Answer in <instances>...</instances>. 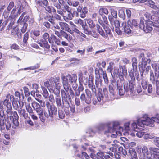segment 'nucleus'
<instances>
[{
  "label": "nucleus",
  "mask_w": 159,
  "mask_h": 159,
  "mask_svg": "<svg viewBox=\"0 0 159 159\" xmlns=\"http://www.w3.org/2000/svg\"><path fill=\"white\" fill-rule=\"evenodd\" d=\"M49 84L51 87H52L54 85V84L55 83L56 87L57 89H58L60 88V86H58L56 83L55 82V79L53 77L51 78L49 80Z\"/></svg>",
  "instance_id": "obj_30"
},
{
  "label": "nucleus",
  "mask_w": 159,
  "mask_h": 159,
  "mask_svg": "<svg viewBox=\"0 0 159 159\" xmlns=\"http://www.w3.org/2000/svg\"><path fill=\"white\" fill-rule=\"evenodd\" d=\"M159 77V72L155 71V75L152 71H150V79L152 83L154 84L155 82L156 84L159 83L158 79Z\"/></svg>",
  "instance_id": "obj_12"
},
{
  "label": "nucleus",
  "mask_w": 159,
  "mask_h": 159,
  "mask_svg": "<svg viewBox=\"0 0 159 159\" xmlns=\"http://www.w3.org/2000/svg\"><path fill=\"white\" fill-rule=\"evenodd\" d=\"M15 98L14 96L8 94L6 96V98L3 102L4 105L6 106L7 108L9 110L12 109L11 102H14Z\"/></svg>",
  "instance_id": "obj_10"
},
{
  "label": "nucleus",
  "mask_w": 159,
  "mask_h": 159,
  "mask_svg": "<svg viewBox=\"0 0 159 159\" xmlns=\"http://www.w3.org/2000/svg\"><path fill=\"white\" fill-rule=\"evenodd\" d=\"M141 84L143 89H146L148 86V82L146 79H142Z\"/></svg>",
  "instance_id": "obj_50"
},
{
  "label": "nucleus",
  "mask_w": 159,
  "mask_h": 159,
  "mask_svg": "<svg viewBox=\"0 0 159 159\" xmlns=\"http://www.w3.org/2000/svg\"><path fill=\"white\" fill-rule=\"evenodd\" d=\"M108 13V10L106 8H100L99 10V14L102 16H103V14L107 15Z\"/></svg>",
  "instance_id": "obj_36"
},
{
  "label": "nucleus",
  "mask_w": 159,
  "mask_h": 159,
  "mask_svg": "<svg viewBox=\"0 0 159 159\" xmlns=\"http://www.w3.org/2000/svg\"><path fill=\"white\" fill-rule=\"evenodd\" d=\"M109 20L111 25H114L115 27H117L120 26L119 22L116 19H113L111 17H110Z\"/></svg>",
  "instance_id": "obj_24"
},
{
  "label": "nucleus",
  "mask_w": 159,
  "mask_h": 159,
  "mask_svg": "<svg viewBox=\"0 0 159 159\" xmlns=\"http://www.w3.org/2000/svg\"><path fill=\"white\" fill-rule=\"evenodd\" d=\"M93 78H89V87L91 88L93 93L96 94V90L95 86L93 84Z\"/></svg>",
  "instance_id": "obj_20"
},
{
  "label": "nucleus",
  "mask_w": 159,
  "mask_h": 159,
  "mask_svg": "<svg viewBox=\"0 0 159 159\" xmlns=\"http://www.w3.org/2000/svg\"><path fill=\"white\" fill-rule=\"evenodd\" d=\"M25 14V13H23L20 16L17 21V22L19 24L21 25H23V26L21 29V32L23 33H24L26 31L27 27V24L25 23L23 17Z\"/></svg>",
  "instance_id": "obj_15"
},
{
  "label": "nucleus",
  "mask_w": 159,
  "mask_h": 159,
  "mask_svg": "<svg viewBox=\"0 0 159 159\" xmlns=\"http://www.w3.org/2000/svg\"><path fill=\"white\" fill-rule=\"evenodd\" d=\"M98 21L99 23L103 27L105 31V32H104V34L105 36H107L106 37V38H104L106 39L109 40V37H111L113 36V35L110 29L108 26V25H105V24L103 23L102 21L100 19H98Z\"/></svg>",
  "instance_id": "obj_7"
},
{
  "label": "nucleus",
  "mask_w": 159,
  "mask_h": 159,
  "mask_svg": "<svg viewBox=\"0 0 159 159\" xmlns=\"http://www.w3.org/2000/svg\"><path fill=\"white\" fill-rule=\"evenodd\" d=\"M87 23L89 25V27L91 28H94L95 26V25L93 21L91 20H88Z\"/></svg>",
  "instance_id": "obj_61"
},
{
  "label": "nucleus",
  "mask_w": 159,
  "mask_h": 159,
  "mask_svg": "<svg viewBox=\"0 0 159 159\" xmlns=\"http://www.w3.org/2000/svg\"><path fill=\"white\" fill-rule=\"evenodd\" d=\"M103 97L102 93L98 92V95L95 97H94L93 99V103L94 105L97 104H101L102 103V100Z\"/></svg>",
  "instance_id": "obj_17"
},
{
  "label": "nucleus",
  "mask_w": 159,
  "mask_h": 159,
  "mask_svg": "<svg viewBox=\"0 0 159 159\" xmlns=\"http://www.w3.org/2000/svg\"><path fill=\"white\" fill-rule=\"evenodd\" d=\"M97 30L99 33L100 35L102 36L104 38H106L107 36L104 34V31L102 30V28L98 24H97L96 25Z\"/></svg>",
  "instance_id": "obj_31"
},
{
  "label": "nucleus",
  "mask_w": 159,
  "mask_h": 159,
  "mask_svg": "<svg viewBox=\"0 0 159 159\" xmlns=\"http://www.w3.org/2000/svg\"><path fill=\"white\" fill-rule=\"evenodd\" d=\"M8 114L10 115L9 116L10 119L12 121V127L13 129H15L19 125L18 121L19 116L17 113L16 111H9L8 112Z\"/></svg>",
  "instance_id": "obj_4"
},
{
  "label": "nucleus",
  "mask_w": 159,
  "mask_h": 159,
  "mask_svg": "<svg viewBox=\"0 0 159 159\" xmlns=\"http://www.w3.org/2000/svg\"><path fill=\"white\" fill-rule=\"evenodd\" d=\"M148 6L151 8H153L155 10H157V11H152V12L153 14L152 15V18L155 19V21L158 20V19L157 17L155 18V17L157 16H159V7H157V6L155 5V3L153 1L151 0H148Z\"/></svg>",
  "instance_id": "obj_6"
},
{
  "label": "nucleus",
  "mask_w": 159,
  "mask_h": 159,
  "mask_svg": "<svg viewBox=\"0 0 159 159\" xmlns=\"http://www.w3.org/2000/svg\"><path fill=\"white\" fill-rule=\"evenodd\" d=\"M23 90L26 96H28L30 95V92L28 88L26 87L25 86L23 87Z\"/></svg>",
  "instance_id": "obj_62"
},
{
  "label": "nucleus",
  "mask_w": 159,
  "mask_h": 159,
  "mask_svg": "<svg viewBox=\"0 0 159 159\" xmlns=\"http://www.w3.org/2000/svg\"><path fill=\"white\" fill-rule=\"evenodd\" d=\"M136 130L137 131L135 130V131L137 132L136 134L137 137L139 138H141L143 135H144L145 133L143 131L144 130L143 128H140L138 127Z\"/></svg>",
  "instance_id": "obj_28"
},
{
  "label": "nucleus",
  "mask_w": 159,
  "mask_h": 159,
  "mask_svg": "<svg viewBox=\"0 0 159 159\" xmlns=\"http://www.w3.org/2000/svg\"><path fill=\"white\" fill-rule=\"evenodd\" d=\"M118 14L119 16L123 20L125 18V15L123 10H121L119 11Z\"/></svg>",
  "instance_id": "obj_54"
},
{
  "label": "nucleus",
  "mask_w": 159,
  "mask_h": 159,
  "mask_svg": "<svg viewBox=\"0 0 159 159\" xmlns=\"http://www.w3.org/2000/svg\"><path fill=\"white\" fill-rule=\"evenodd\" d=\"M61 8L65 14L67 11L69 12V11H71V8L70 7L68 6L66 4L64 5L63 7H62Z\"/></svg>",
  "instance_id": "obj_41"
},
{
  "label": "nucleus",
  "mask_w": 159,
  "mask_h": 159,
  "mask_svg": "<svg viewBox=\"0 0 159 159\" xmlns=\"http://www.w3.org/2000/svg\"><path fill=\"white\" fill-rule=\"evenodd\" d=\"M31 105L34 110H35L40 106L39 104L35 101H33L31 103Z\"/></svg>",
  "instance_id": "obj_49"
},
{
  "label": "nucleus",
  "mask_w": 159,
  "mask_h": 159,
  "mask_svg": "<svg viewBox=\"0 0 159 159\" xmlns=\"http://www.w3.org/2000/svg\"><path fill=\"white\" fill-rule=\"evenodd\" d=\"M61 94L63 104L64 105L65 103L66 104V107H68L70 106V111L72 113H74L75 111V106L74 105H72L71 106H70L69 102L67 100V98H68L69 100L71 101V98H70V97L69 95L67 96L66 93L65 91L64 90H61Z\"/></svg>",
  "instance_id": "obj_3"
},
{
  "label": "nucleus",
  "mask_w": 159,
  "mask_h": 159,
  "mask_svg": "<svg viewBox=\"0 0 159 159\" xmlns=\"http://www.w3.org/2000/svg\"><path fill=\"white\" fill-rule=\"evenodd\" d=\"M84 33L90 35L92 34L91 31L89 30V29L86 27L85 26L83 28Z\"/></svg>",
  "instance_id": "obj_55"
},
{
  "label": "nucleus",
  "mask_w": 159,
  "mask_h": 159,
  "mask_svg": "<svg viewBox=\"0 0 159 159\" xmlns=\"http://www.w3.org/2000/svg\"><path fill=\"white\" fill-rule=\"evenodd\" d=\"M122 27L123 29L124 30V32L127 34L131 33V30L129 26L127 25V24L125 22H123L122 23Z\"/></svg>",
  "instance_id": "obj_25"
},
{
  "label": "nucleus",
  "mask_w": 159,
  "mask_h": 159,
  "mask_svg": "<svg viewBox=\"0 0 159 159\" xmlns=\"http://www.w3.org/2000/svg\"><path fill=\"white\" fill-rule=\"evenodd\" d=\"M130 122H128L125 123L124 125L125 129L126 131H128L130 130H133L134 131H137L136 129L137 128L136 123L135 122H133L131 125V126L130 127Z\"/></svg>",
  "instance_id": "obj_16"
},
{
  "label": "nucleus",
  "mask_w": 159,
  "mask_h": 159,
  "mask_svg": "<svg viewBox=\"0 0 159 159\" xmlns=\"http://www.w3.org/2000/svg\"><path fill=\"white\" fill-rule=\"evenodd\" d=\"M129 152L131 156H133L135 159H136L137 158V156L135 150L132 148H130L129 149Z\"/></svg>",
  "instance_id": "obj_47"
},
{
  "label": "nucleus",
  "mask_w": 159,
  "mask_h": 159,
  "mask_svg": "<svg viewBox=\"0 0 159 159\" xmlns=\"http://www.w3.org/2000/svg\"><path fill=\"white\" fill-rule=\"evenodd\" d=\"M110 17H111L112 18H113V19H116L117 17V12L116 11L113 10L111 12V15L109 16L108 19L109 20V18Z\"/></svg>",
  "instance_id": "obj_53"
},
{
  "label": "nucleus",
  "mask_w": 159,
  "mask_h": 159,
  "mask_svg": "<svg viewBox=\"0 0 159 159\" xmlns=\"http://www.w3.org/2000/svg\"><path fill=\"white\" fill-rule=\"evenodd\" d=\"M37 3L40 6H43L45 5L46 6H48V2L47 0H39L37 2Z\"/></svg>",
  "instance_id": "obj_46"
},
{
  "label": "nucleus",
  "mask_w": 159,
  "mask_h": 159,
  "mask_svg": "<svg viewBox=\"0 0 159 159\" xmlns=\"http://www.w3.org/2000/svg\"><path fill=\"white\" fill-rule=\"evenodd\" d=\"M139 22L138 21L136 20L133 19L131 22L129 20L128 21V24L129 25L130 23L131 24V28H132L133 26L135 27H138L139 25Z\"/></svg>",
  "instance_id": "obj_32"
},
{
  "label": "nucleus",
  "mask_w": 159,
  "mask_h": 159,
  "mask_svg": "<svg viewBox=\"0 0 159 159\" xmlns=\"http://www.w3.org/2000/svg\"><path fill=\"white\" fill-rule=\"evenodd\" d=\"M142 153L146 154V158L147 159H149L152 157V154L149 152L147 147L146 146L143 147L142 149Z\"/></svg>",
  "instance_id": "obj_21"
},
{
  "label": "nucleus",
  "mask_w": 159,
  "mask_h": 159,
  "mask_svg": "<svg viewBox=\"0 0 159 159\" xmlns=\"http://www.w3.org/2000/svg\"><path fill=\"white\" fill-rule=\"evenodd\" d=\"M114 63L113 62H111L109 63V65L108 66L107 68V70L111 73V75H112V71L113 70V67L114 65Z\"/></svg>",
  "instance_id": "obj_48"
},
{
  "label": "nucleus",
  "mask_w": 159,
  "mask_h": 159,
  "mask_svg": "<svg viewBox=\"0 0 159 159\" xmlns=\"http://www.w3.org/2000/svg\"><path fill=\"white\" fill-rule=\"evenodd\" d=\"M61 78L62 80V83L64 89L66 92H68L70 87V85L68 82V78L66 77V75L65 76L63 74H61Z\"/></svg>",
  "instance_id": "obj_14"
},
{
  "label": "nucleus",
  "mask_w": 159,
  "mask_h": 159,
  "mask_svg": "<svg viewBox=\"0 0 159 159\" xmlns=\"http://www.w3.org/2000/svg\"><path fill=\"white\" fill-rule=\"evenodd\" d=\"M115 123H114L113 124H109L108 125H105L104 126L103 129L104 130V132L105 134L107 133H110L111 134L115 132V134H111L110 135L111 137L116 138L117 135L118 134L117 132L116 131L115 129Z\"/></svg>",
  "instance_id": "obj_5"
},
{
  "label": "nucleus",
  "mask_w": 159,
  "mask_h": 159,
  "mask_svg": "<svg viewBox=\"0 0 159 159\" xmlns=\"http://www.w3.org/2000/svg\"><path fill=\"white\" fill-rule=\"evenodd\" d=\"M12 105L13 106L14 108L16 110H18L20 108V107H19V104H18V102L17 101L14 102L12 103Z\"/></svg>",
  "instance_id": "obj_60"
},
{
  "label": "nucleus",
  "mask_w": 159,
  "mask_h": 159,
  "mask_svg": "<svg viewBox=\"0 0 159 159\" xmlns=\"http://www.w3.org/2000/svg\"><path fill=\"white\" fill-rule=\"evenodd\" d=\"M99 70L102 71L103 72V77L105 83L106 84H107L109 82V80L106 72L103 71V69L102 68H99Z\"/></svg>",
  "instance_id": "obj_44"
},
{
  "label": "nucleus",
  "mask_w": 159,
  "mask_h": 159,
  "mask_svg": "<svg viewBox=\"0 0 159 159\" xmlns=\"http://www.w3.org/2000/svg\"><path fill=\"white\" fill-rule=\"evenodd\" d=\"M159 20L157 21L158 23H155L153 24L152 22L150 20L147 21V25L145 27L144 20L143 18H141L140 23L139 25V28L143 30L145 33H150L152 30V26L155 27L154 29L159 31Z\"/></svg>",
  "instance_id": "obj_1"
},
{
  "label": "nucleus",
  "mask_w": 159,
  "mask_h": 159,
  "mask_svg": "<svg viewBox=\"0 0 159 159\" xmlns=\"http://www.w3.org/2000/svg\"><path fill=\"white\" fill-rule=\"evenodd\" d=\"M43 39H42V41H48L49 43H52V41L51 40V38H49V34L47 33H45L43 35Z\"/></svg>",
  "instance_id": "obj_29"
},
{
  "label": "nucleus",
  "mask_w": 159,
  "mask_h": 159,
  "mask_svg": "<svg viewBox=\"0 0 159 159\" xmlns=\"http://www.w3.org/2000/svg\"><path fill=\"white\" fill-rule=\"evenodd\" d=\"M144 121V119H139L137 120V126L139 127L138 126H140L141 127H143L144 125H145V124H144L143 121Z\"/></svg>",
  "instance_id": "obj_51"
},
{
  "label": "nucleus",
  "mask_w": 159,
  "mask_h": 159,
  "mask_svg": "<svg viewBox=\"0 0 159 159\" xmlns=\"http://www.w3.org/2000/svg\"><path fill=\"white\" fill-rule=\"evenodd\" d=\"M59 92L58 93H57L56 94L57 95V97L55 98V102H56V104L58 108L59 107H62V102L61 101V98L59 96Z\"/></svg>",
  "instance_id": "obj_23"
},
{
  "label": "nucleus",
  "mask_w": 159,
  "mask_h": 159,
  "mask_svg": "<svg viewBox=\"0 0 159 159\" xmlns=\"http://www.w3.org/2000/svg\"><path fill=\"white\" fill-rule=\"evenodd\" d=\"M58 115L59 118L63 119L65 117V115L63 111L62 110H60L58 111Z\"/></svg>",
  "instance_id": "obj_56"
},
{
  "label": "nucleus",
  "mask_w": 159,
  "mask_h": 159,
  "mask_svg": "<svg viewBox=\"0 0 159 159\" xmlns=\"http://www.w3.org/2000/svg\"><path fill=\"white\" fill-rule=\"evenodd\" d=\"M122 88V87L117 86V89L119 90V94L120 95H123L125 92Z\"/></svg>",
  "instance_id": "obj_63"
},
{
  "label": "nucleus",
  "mask_w": 159,
  "mask_h": 159,
  "mask_svg": "<svg viewBox=\"0 0 159 159\" xmlns=\"http://www.w3.org/2000/svg\"><path fill=\"white\" fill-rule=\"evenodd\" d=\"M5 121L6 122L5 123L4 120L1 119L0 120V130L1 131L4 130L5 128L7 130H9L11 127L10 122L8 121Z\"/></svg>",
  "instance_id": "obj_13"
},
{
  "label": "nucleus",
  "mask_w": 159,
  "mask_h": 159,
  "mask_svg": "<svg viewBox=\"0 0 159 159\" xmlns=\"http://www.w3.org/2000/svg\"><path fill=\"white\" fill-rule=\"evenodd\" d=\"M54 32L55 34L60 38L63 37L69 42L72 39V36L68 34L66 32L62 30H60L59 32L55 30Z\"/></svg>",
  "instance_id": "obj_11"
},
{
  "label": "nucleus",
  "mask_w": 159,
  "mask_h": 159,
  "mask_svg": "<svg viewBox=\"0 0 159 159\" xmlns=\"http://www.w3.org/2000/svg\"><path fill=\"white\" fill-rule=\"evenodd\" d=\"M100 76L99 77L96 78L95 80V84L97 87H99V85L100 86H102V81L101 79L100 78Z\"/></svg>",
  "instance_id": "obj_40"
},
{
  "label": "nucleus",
  "mask_w": 159,
  "mask_h": 159,
  "mask_svg": "<svg viewBox=\"0 0 159 159\" xmlns=\"http://www.w3.org/2000/svg\"><path fill=\"white\" fill-rule=\"evenodd\" d=\"M46 106L48 110L49 117L52 118L53 115H56L57 114V109L56 107L54 105L51 104L48 101L46 102Z\"/></svg>",
  "instance_id": "obj_8"
},
{
  "label": "nucleus",
  "mask_w": 159,
  "mask_h": 159,
  "mask_svg": "<svg viewBox=\"0 0 159 159\" xmlns=\"http://www.w3.org/2000/svg\"><path fill=\"white\" fill-rule=\"evenodd\" d=\"M149 149L151 152L150 153H152L153 155L154 153H159V149L153 147H150L149 148Z\"/></svg>",
  "instance_id": "obj_45"
},
{
  "label": "nucleus",
  "mask_w": 159,
  "mask_h": 159,
  "mask_svg": "<svg viewBox=\"0 0 159 159\" xmlns=\"http://www.w3.org/2000/svg\"><path fill=\"white\" fill-rule=\"evenodd\" d=\"M75 23L80 24L82 26V28L85 26V24H86V23L84 24L83 21L80 19H78L75 22Z\"/></svg>",
  "instance_id": "obj_58"
},
{
  "label": "nucleus",
  "mask_w": 159,
  "mask_h": 159,
  "mask_svg": "<svg viewBox=\"0 0 159 159\" xmlns=\"http://www.w3.org/2000/svg\"><path fill=\"white\" fill-rule=\"evenodd\" d=\"M24 2L22 3L21 1L20 0H17L16 1V5L17 6V8L18 10L17 13L20 14L23 11V10L24 8ZM16 6H15L14 8L11 11V14L8 18V21L10 20L11 19H15V18L17 15L16 10Z\"/></svg>",
  "instance_id": "obj_2"
},
{
  "label": "nucleus",
  "mask_w": 159,
  "mask_h": 159,
  "mask_svg": "<svg viewBox=\"0 0 159 159\" xmlns=\"http://www.w3.org/2000/svg\"><path fill=\"white\" fill-rule=\"evenodd\" d=\"M46 7H45V10L49 13H50L52 12H53V13H56V10L52 6H47Z\"/></svg>",
  "instance_id": "obj_38"
},
{
  "label": "nucleus",
  "mask_w": 159,
  "mask_h": 159,
  "mask_svg": "<svg viewBox=\"0 0 159 159\" xmlns=\"http://www.w3.org/2000/svg\"><path fill=\"white\" fill-rule=\"evenodd\" d=\"M64 14V19L66 21V19L67 20H71L73 17V15L71 13V11H69V12L67 11L65 14Z\"/></svg>",
  "instance_id": "obj_33"
},
{
  "label": "nucleus",
  "mask_w": 159,
  "mask_h": 159,
  "mask_svg": "<svg viewBox=\"0 0 159 159\" xmlns=\"http://www.w3.org/2000/svg\"><path fill=\"white\" fill-rule=\"evenodd\" d=\"M119 69L120 72L122 74L126 75L127 74V70L126 69L125 67L124 66H120Z\"/></svg>",
  "instance_id": "obj_52"
},
{
  "label": "nucleus",
  "mask_w": 159,
  "mask_h": 159,
  "mask_svg": "<svg viewBox=\"0 0 159 159\" xmlns=\"http://www.w3.org/2000/svg\"><path fill=\"white\" fill-rule=\"evenodd\" d=\"M41 88L43 92L42 95L45 98L47 99L49 97V93L46 89L45 87L41 86Z\"/></svg>",
  "instance_id": "obj_35"
},
{
  "label": "nucleus",
  "mask_w": 159,
  "mask_h": 159,
  "mask_svg": "<svg viewBox=\"0 0 159 159\" xmlns=\"http://www.w3.org/2000/svg\"><path fill=\"white\" fill-rule=\"evenodd\" d=\"M97 158L98 159H104V154L102 152H98L97 153Z\"/></svg>",
  "instance_id": "obj_57"
},
{
  "label": "nucleus",
  "mask_w": 159,
  "mask_h": 159,
  "mask_svg": "<svg viewBox=\"0 0 159 159\" xmlns=\"http://www.w3.org/2000/svg\"><path fill=\"white\" fill-rule=\"evenodd\" d=\"M66 77H68L69 80L72 83L74 82H76V81L77 77L74 75H73L72 76H71L70 75L68 74L66 75Z\"/></svg>",
  "instance_id": "obj_34"
},
{
  "label": "nucleus",
  "mask_w": 159,
  "mask_h": 159,
  "mask_svg": "<svg viewBox=\"0 0 159 159\" xmlns=\"http://www.w3.org/2000/svg\"><path fill=\"white\" fill-rule=\"evenodd\" d=\"M35 99L36 100L40 103V105L42 107H45L46 104L45 102L43 100L41 95H39V98L36 97L35 98Z\"/></svg>",
  "instance_id": "obj_27"
},
{
  "label": "nucleus",
  "mask_w": 159,
  "mask_h": 159,
  "mask_svg": "<svg viewBox=\"0 0 159 159\" xmlns=\"http://www.w3.org/2000/svg\"><path fill=\"white\" fill-rule=\"evenodd\" d=\"M134 88L133 83H132L131 82H129V83L125 82L124 84V88L125 92H126L129 91L132 92Z\"/></svg>",
  "instance_id": "obj_18"
},
{
  "label": "nucleus",
  "mask_w": 159,
  "mask_h": 159,
  "mask_svg": "<svg viewBox=\"0 0 159 159\" xmlns=\"http://www.w3.org/2000/svg\"><path fill=\"white\" fill-rule=\"evenodd\" d=\"M85 93H86V96L88 97V99H89L90 100V101H91V98L92 97L93 94L94 93H91V91L87 89H86L85 90ZM94 94H95L94 93Z\"/></svg>",
  "instance_id": "obj_42"
},
{
  "label": "nucleus",
  "mask_w": 159,
  "mask_h": 159,
  "mask_svg": "<svg viewBox=\"0 0 159 159\" xmlns=\"http://www.w3.org/2000/svg\"><path fill=\"white\" fill-rule=\"evenodd\" d=\"M25 106L27 111L30 115L33 113V111L32 108L30 106V103H25Z\"/></svg>",
  "instance_id": "obj_39"
},
{
  "label": "nucleus",
  "mask_w": 159,
  "mask_h": 159,
  "mask_svg": "<svg viewBox=\"0 0 159 159\" xmlns=\"http://www.w3.org/2000/svg\"><path fill=\"white\" fill-rule=\"evenodd\" d=\"M43 43V48H45L47 49H49L50 48V45L48 43L47 41H42Z\"/></svg>",
  "instance_id": "obj_59"
},
{
  "label": "nucleus",
  "mask_w": 159,
  "mask_h": 159,
  "mask_svg": "<svg viewBox=\"0 0 159 159\" xmlns=\"http://www.w3.org/2000/svg\"><path fill=\"white\" fill-rule=\"evenodd\" d=\"M35 111L36 113L39 116V117L41 121L44 122L45 119L43 116L44 110L43 108L40 106L38 109L36 110Z\"/></svg>",
  "instance_id": "obj_19"
},
{
  "label": "nucleus",
  "mask_w": 159,
  "mask_h": 159,
  "mask_svg": "<svg viewBox=\"0 0 159 159\" xmlns=\"http://www.w3.org/2000/svg\"><path fill=\"white\" fill-rule=\"evenodd\" d=\"M51 40L52 41V43L53 42L58 45L60 44V41L54 35H52L51 37Z\"/></svg>",
  "instance_id": "obj_43"
},
{
  "label": "nucleus",
  "mask_w": 159,
  "mask_h": 159,
  "mask_svg": "<svg viewBox=\"0 0 159 159\" xmlns=\"http://www.w3.org/2000/svg\"><path fill=\"white\" fill-rule=\"evenodd\" d=\"M59 25L61 29L64 30H67L69 29V25L66 23L64 22H60L59 23Z\"/></svg>",
  "instance_id": "obj_37"
},
{
  "label": "nucleus",
  "mask_w": 159,
  "mask_h": 159,
  "mask_svg": "<svg viewBox=\"0 0 159 159\" xmlns=\"http://www.w3.org/2000/svg\"><path fill=\"white\" fill-rule=\"evenodd\" d=\"M87 98L88 97L86 96V95L84 93H82L80 96V99L82 102L89 104L91 101L89 99H88Z\"/></svg>",
  "instance_id": "obj_22"
},
{
  "label": "nucleus",
  "mask_w": 159,
  "mask_h": 159,
  "mask_svg": "<svg viewBox=\"0 0 159 159\" xmlns=\"http://www.w3.org/2000/svg\"><path fill=\"white\" fill-rule=\"evenodd\" d=\"M18 113L21 117H23L26 119L28 117V114L26 113V111L24 109H20L18 110Z\"/></svg>",
  "instance_id": "obj_26"
},
{
  "label": "nucleus",
  "mask_w": 159,
  "mask_h": 159,
  "mask_svg": "<svg viewBox=\"0 0 159 159\" xmlns=\"http://www.w3.org/2000/svg\"><path fill=\"white\" fill-rule=\"evenodd\" d=\"M144 118H145V119L143 122L146 125L152 127L154 126L153 124V122H156L159 123V119L157 117H153L151 119L148 117L147 115H146L144 116Z\"/></svg>",
  "instance_id": "obj_9"
},
{
  "label": "nucleus",
  "mask_w": 159,
  "mask_h": 159,
  "mask_svg": "<svg viewBox=\"0 0 159 159\" xmlns=\"http://www.w3.org/2000/svg\"><path fill=\"white\" fill-rule=\"evenodd\" d=\"M154 143L157 147L159 148V138H156L154 140Z\"/></svg>",
  "instance_id": "obj_64"
}]
</instances>
